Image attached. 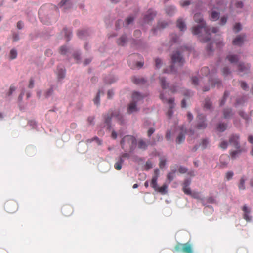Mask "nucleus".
Instances as JSON below:
<instances>
[{"label":"nucleus","instance_id":"obj_1","mask_svg":"<svg viewBox=\"0 0 253 253\" xmlns=\"http://www.w3.org/2000/svg\"><path fill=\"white\" fill-rule=\"evenodd\" d=\"M194 21L200 24V25L194 27L192 28V33L194 35L199 34L202 30H203L205 33L206 36L203 37L200 36V40L202 42H208L210 39V31L211 29L205 25V22L203 20V15L201 13H197L194 16Z\"/></svg>","mask_w":253,"mask_h":253},{"label":"nucleus","instance_id":"obj_2","mask_svg":"<svg viewBox=\"0 0 253 253\" xmlns=\"http://www.w3.org/2000/svg\"><path fill=\"white\" fill-rule=\"evenodd\" d=\"M55 13L58 14L59 10L58 8L54 5L48 4L42 6L39 11V18L42 22L45 24H48L51 22L50 20V15Z\"/></svg>","mask_w":253,"mask_h":253},{"label":"nucleus","instance_id":"obj_3","mask_svg":"<svg viewBox=\"0 0 253 253\" xmlns=\"http://www.w3.org/2000/svg\"><path fill=\"white\" fill-rule=\"evenodd\" d=\"M120 144L122 148L125 151L132 152L136 148V139L133 136L127 135L122 139Z\"/></svg>","mask_w":253,"mask_h":253},{"label":"nucleus","instance_id":"obj_4","mask_svg":"<svg viewBox=\"0 0 253 253\" xmlns=\"http://www.w3.org/2000/svg\"><path fill=\"white\" fill-rule=\"evenodd\" d=\"M115 118L121 124L124 123V119L123 115L118 110L114 111H110L108 113L104 116L105 122L109 124L111 122V118Z\"/></svg>","mask_w":253,"mask_h":253},{"label":"nucleus","instance_id":"obj_5","mask_svg":"<svg viewBox=\"0 0 253 253\" xmlns=\"http://www.w3.org/2000/svg\"><path fill=\"white\" fill-rule=\"evenodd\" d=\"M239 137L237 135H232L229 139V143L230 145L234 146L237 150L231 151L230 155L232 158L234 159L236 158L237 155L241 153V150L240 149V145L239 143Z\"/></svg>","mask_w":253,"mask_h":253},{"label":"nucleus","instance_id":"obj_6","mask_svg":"<svg viewBox=\"0 0 253 253\" xmlns=\"http://www.w3.org/2000/svg\"><path fill=\"white\" fill-rule=\"evenodd\" d=\"M174 249L178 252L193 253L192 245L189 242L184 244L177 243L174 247Z\"/></svg>","mask_w":253,"mask_h":253},{"label":"nucleus","instance_id":"obj_7","mask_svg":"<svg viewBox=\"0 0 253 253\" xmlns=\"http://www.w3.org/2000/svg\"><path fill=\"white\" fill-rule=\"evenodd\" d=\"M4 208L8 213H13L16 212L18 209V204L15 201L9 200L5 202Z\"/></svg>","mask_w":253,"mask_h":253},{"label":"nucleus","instance_id":"obj_8","mask_svg":"<svg viewBox=\"0 0 253 253\" xmlns=\"http://www.w3.org/2000/svg\"><path fill=\"white\" fill-rule=\"evenodd\" d=\"M160 98L162 100V101L164 103H168L169 105V108L167 112V115L169 118H170L173 114L172 109L175 106V103L174 102V99L171 98L169 99H167L166 97H164V94L161 93L160 95Z\"/></svg>","mask_w":253,"mask_h":253},{"label":"nucleus","instance_id":"obj_9","mask_svg":"<svg viewBox=\"0 0 253 253\" xmlns=\"http://www.w3.org/2000/svg\"><path fill=\"white\" fill-rule=\"evenodd\" d=\"M178 133L176 138V143L180 144L183 143L185 139V135L186 134V128L184 126L178 127Z\"/></svg>","mask_w":253,"mask_h":253},{"label":"nucleus","instance_id":"obj_10","mask_svg":"<svg viewBox=\"0 0 253 253\" xmlns=\"http://www.w3.org/2000/svg\"><path fill=\"white\" fill-rule=\"evenodd\" d=\"M171 60L173 64H178L182 66L184 63V59L178 51L174 53L171 56Z\"/></svg>","mask_w":253,"mask_h":253},{"label":"nucleus","instance_id":"obj_11","mask_svg":"<svg viewBox=\"0 0 253 253\" xmlns=\"http://www.w3.org/2000/svg\"><path fill=\"white\" fill-rule=\"evenodd\" d=\"M250 69V65L249 64L240 62L238 64V71L241 75L247 74Z\"/></svg>","mask_w":253,"mask_h":253},{"label":"nucleus","instance_id":"obj_12","mask_svg":"<svg viewBox=\"0 0 253 253\" xmlns=\"http://www.w3.org/2000/svg\"><path fill=\"white\" fill-rule=\"evenodd\" d=\"M198 123L196 125V128L198 129H204L207 127L206 123L205 117L201 114L198 115L197 116Z\"/></svg>","mask_w":253,"mask_h":253},{"label":"nucleus","instance_id":"obj_13","mask_svg":"<svg viewBox=\"0 0 253 253\" xmlns=\"http://www.w3.org/2000/svg\"><path fill=\"white\" fill-rule=\"evenodd\" d=\"M62 214L65 216H69L73 212V208L70 205H65L61 209Z\"/></svg>","mask_w":253,"mask_h":253},{"label":"nucleus","instance_id":"obj_14","mask_svg":"<svg viewBox=\"0 0 253 253\" xmlns=\"http://www.w3.org/2000/svg\"><path fill=\"white\" fill-rule=\"evenodd\" d=\"M158 172L159 170L158 169L155 170V175L153 176L151 183L150 186L155 190H156L158 188V185H157V180L158 178Z\"/></svg>","mask_w":253,"mask_h":253},{"label":"nucleus","instance_id":"obj_15","mask_svg":"<svg viewBox=\"0 0 253 253\" xmlns=\"http://www.w3.org/2000/svg\"><path fill=\"white\" fill-rule=\"evenodd\" d=\"M156 15V13L155 11L152 9H149L147 11V14L145 15L144 20L145 22L149 23L154 19Z\"/></svg>","mask_w":253,"mask_h":253},{"label":"nucleus","instance_id":"obj_16","mask_svg":"<svg viewBox=\"0 0 253 253\" xmlns=\"http://www.w3.org/2000/svg\"><path fill=\"white\" fill-rule=\"evenodd\" d=\"M245 39L244 35H238L233 41V44L235 45L240 46L243 43Z\"/></svg>","mask_w":253,"mask_h":253},{"label":"nucleus","instance_id":"obj_17","mask_svg":"<svg viewBox=\"0 0 253 253\" xmlns=\"http://www.w3.org/2000/svg\"><path fill=\"white\" fill-rule=\"evenodd\" d=\"M136 103H137L132 101V102L129 104L127 109V112L128 114H131L138 111Z\"/></svg>","mask_w":253,"mask_h":253},{"label":"nucleus","instance_id":"obj_18","mask_svg":"<svg viewBox=\"0 0 253 253\" xmlns=\"http://www.w3.org/2000/svg\"><path fill=\"white\" fill-rule=\"evenodd\" d=\"M226 59L231 64H235L239 60V58L238 55L234 54H229L226 57Z\"/></svg>","mask_w":253,"mask_h":253},{"label":"nucleus","instance_id":"obj_19","mask_svg":"<svg viewBox=\"0 0 253 253\" xmlns=\"http://www.w3.org/2000/svg\"><path fill=\"white\" fill-rule=\"evenodd\" d=\"M149 141L146 142L143 139H139L137 142L138 148L140 149L145 150L149 144Z\"/></svg>","mask_w":253,"mask_h":253},{"label":"nucleus","instance_id":"obj_20","mask_svg":"<svg viewBox=\"0 0 253 253\" xmlns=\"http://www.w3.org/2000/svg\"><path fill=\"white\" fill-rule=\"evenodd\" d=\"M223 115L224 118L228 119L232 117L233 113L231 109L226 108L224 109L223 111Z\"/></svg>","mask_w":253,"mask_h":253},{"label":"nucleus","instance_id":"obj_21","mask_svg":"<svg viewBox=\"0 0 253 253\" xmlns=\"http://www.w3.org/2000/svg\"><path fill=\"white\" fill-rule=\"evenodd\" d=\"M144 96L137 92H134L132 95V101L137 103L141 100Z\"/></svg>","mask_w":253,"mask_h":253},{"label":"nucleus","instance_id":"obj_22","mask_svg":"<svg viewBox=\"0 0 253 253\" xmlns=\"http://www.w3.org/2000/svg\"><path fill=\"white\" fill-rule=\"evenodd\" d=\"M168 185L166 184H164L162 186L159 187L155 190L156 191L160 193L162 195L166 194L168 192Z\"/></svg>","mask_w":253,"mask_h":253},{"label":"nucleus","instance_id":"obj_23","mask_svg":"<svg viewBox=\"0 0 253 253\" xmlns=\"http://www.w3.org/2000/svg\"><path fill=\"white\" fill-rule=\"evenodd\" d=\"M177 27L181 30L183 31L186 29V27L185 22L182 19H178L177 21Z\"/></svg>","mask_w":253,"mask_h":253},{"label":"nucleus","instance_id":"obj_24","mask_svg":"<svg viewBox=\"0 0 253 253\" xmlns=\"http://www.w3.org/2000/svg\"><path fill=\"white\" fill-rule=\"evenodd\" d=\"M127 42V39L125 35L121 36L117 41V43L119 45L123 46Z\"/></svg>","mask_w":253,"mask_h":253},{"label":"nucleus","instance_id":"obj_25","mask_svg":"<svg viewBox=\"0 0 253 253\" xmlns=\"http://www.w3.org/2000/svg\"><path fill=\"white\" fill-rule=\"evenodd\" d=\"M70 0H62L59 3V6L60 7H63L65 6V8L67 9L71 6V3L69 2Z\"/></svg>","mask_w":253,"mask_h":253},{"label":"nucleus","instance_id":"obj_26","mask_svg":"<svg viewBox=\"0 0 253 253\" xmlns=\"http://www.w3.org/2000/svg\"><path fill=\"white\" fill-rule=\"evenodd\" d=\"M160 82L161 85L163 89H166L168 87V84L166 83V79L164 77H160Z\"/></svg>","mask_w":253,"mask_h":253},{"label":"nucleus","instance_id":"obj_27","mask_svg":"<svg viewBox=\"0 0 253 253\" xmlns=\"http://www.w3.org/2000/svg\"><path fill=\"white\" fill-rule=\"evenodd\" d=\"M209 141L207 138L203 139L200 143V146H201L203 149H205L209 144Z\"/></svg>","mask_w":253,"mask_h":253},{"label":"nucleus","instance_id":"obj_28","mask_svg":"<svg viewBox=\"0 0 253 253\" xmlns=\"http://www.w3.org/2000/svg\"><path fill=\"white\" fill-rule=\"evenodd\" d=\"M227 128V124L225 123H219L217 126V129L220 132L225 131Z\"/></svg>","mask_w":253,"mask_h":253},{"label":"nucleus","instance_id":"obj_29","mask_svg":"<svg viewBox=\"0 0 253 253\" xmlns=\"http://www.w3.org/2000/svg\"><path fill=\"white\" fill-rule=\"evenodd\" d=\"M209 83L212 84V86H215L216 85L219 86V85L221 84L220 81L217 79H215L212 80H210Z\"/></svg>","mask_w":253,"mask_h":253},{"label":"nucleus","instance_id":"obj_30","mask_svg":"<svg viewBox=\"0 0 253 253\" xmlns=\"http://www.w3.org/2000/svg\"><path fill=\"white\" fill-rule=\"evenodd\" d=\"M132 81L135 84H140L143 83L145 81L144 79L142 78H137L135 77H133L132 78Z\"/></svg>","mask_w":253,"mask_h":253},{"label":"nucleus","instance_id":"obj_31","mask_svg":"<svg viewBox=\"0 0 253 253\" xmlns=\"http://www.w3.org/2000/svg\"><path fill=\"white\" fill-rule=\"evenodd\" d=\"M65 76V70L64 69H60L58 71V77L59 79H62Z\"/></svg>","mask_w":253,"mask_h":253},{"label":"nucleus","instance_id":"obj_32","mask_svg":"<svg viewBox=\"0 0 253 253\" xmlns=\"http://www.w3.org/2000/svg\"><path fill=\"white\" fill-rule=\"evenodd\" d=\"M219 17V13L216 11H212L211 13V18L213 21H216Z\"/></svg>","mask_w":253,"mask_h":253},{"label":"nucleus","instance_id":"obj_33","mask_svg":"<svg viewBox=\"0 0 253 253\" xmlns=\"http://www.w3.org/2000/svg\"><path fill=\"white\" fill-rule=\"evenodd\" d=\"M17 52L16 50L12 49L10 51V58L11 60L14 59L17 57Z\"/></svg>","mask_w":253,"mask_h":253},{"label":"nucleus","instance_id":"obj_34","mask_svg":"<svg viewBox=\"0 0 253 253\" xmlns=\"http://www.w3.org/2000/svg\"><path fill=\"white\" fill-rule=\"evenodd\" d=\"M211 102L210 99L206 98L205 100L204 107L206 109H209L211 108Z\"/></svg>","mask_w":253,"mask_h":253},{"label":"nucleus","instance_id":"obj_35","mask_svg":"<svg viewBox=\"0 0 253 253\" xmlns=\"http://www.w3.org/2000/svg\"><path fill=\"white\" fill-rule=\"evenodd\" d=\"M245 179L243 177L241 178L240 179V183L238 185L239 189L244 190L245 189Z\"/></svg>","mask_w":253,"mask_h":253},{"label":"nucleus","instance_id":"obj_36","mask_svg":"<svg viewBox=\"0 0 253 253\" xmlns=\"http://www.w3.org/2000/svg\"><path fill=\"white\" fill-rule=\"evenodd\" d=\"M175 172V170H173L172 172H170L167 174V179L169 180V182L172 181L174 179Z\"/></svg>","mask_w":253,"mask_h":253},{"label":"nucleus","instance_id":"obj_37","mask_svg":"<svg viewBox=\"0 0 253 253\" xmlns=\"http://www.w3.org/2000/svg\"><path fill=\"white\" fill-rule=\"evenodd\" d=\"M192 84L194 86H196L199 84L200 81L196 77H192L191 78Z\"/></svg>","mask_w":253,"mask_h":253},{"label":"nucleus","instance_id":"obj_38","mask_svg":"<svg viewBox=\"0 0 253 253\" xmlns=\"http://www.w3.org/2000/svg\"><path fill=\"white\" fill-rule=\"evenodd\" d=\"M166 162H167V160H166V159L164 158V157H162L160 159V163H159V167L160 168H163V167H164V166H165L166 164Z\"/></svg>","mask_w":253,"mask_h":253},{"label":"nucleus","instance_id":"obj_39","mask_svg":"<svg viewBox=\"0 0 253 253\" xmlns=\"http://www.w3.org/2000/svg\"><path fill=\"white\" fill-rule=\"evenodd\" d=\"M63 32L64 33L65 36L67 37V40L69 41L70 37L71 35V32H70V31L68 30L66 28H64L63 29Z\"/></svg>","mask_w":253,"mask_h":253},{"label":"nucleus","instance_id":"obj_40","mask_svg":"<svg viewBox=\"0 0 253 253\" xmlns=\"http://www.w3.org/2000/svg\"><path fill=\"white\" fill-rule=\"evenodd\" d=\"M201 73L203 75L207 76L209 74V69L207 67H204L201 69Z\"/></svg>","mask_w":253,"mask_h":253},{"label":"nucleus","instance_id":"obj_41","mask_svg":"<svg viewBox=\"0 0 253 253\" xmlns=\"http://www.w3.org/2000/svg\"><path fill=\"white\" fill-rule=\"evenodd\" d=\"M78 36L80 38H83L84 36L87 35V32L86 30L79 31L78 33Z\"/></svg>","mask_w":253,"mask_h":253},{"label":"nucleus","instance_id":"obj_42","mask_svg":"<svg viewBox=\"0 0 253 253\" xmlns=\"http://www.w3.org/2000/svg\"><path fill=\"white\" fill-rule=\"evenodd\" d=\"M229 93L227 91H225L223 99L221 100L220 105L221 106L225 104L226 97L228 96Z\"/></svg>","mask_w":253,"mask_h":253},{"label":"nucleus","instance_id":"obj_43","mask_svg":"<svg viewBox=\"0 0 253 253\" xmlns=\"http://www.w3.org/2000/svg\"><path fill=\"white\" fill-rule=\"evenodd\" d=\"M183 191L186 195H192V192L189 187H183Z\"/></svg>","mask_w":253,"mask_h":253},{"label":"nucleus","instance_id":"obj_44","mask_svg":"<svg viewBox=\"0 0 253 253\" xmlns=\"http://www.w3.org/2000/svg\"><path fill=\"white\" fill-rule=\"evenodd\" d=\"M242 29L241 25L240 23H236L234 26V30L236 33L239 32Z\"/></svg>","mask_w":253,"mask_h":253},{"label":"nucleus","instance_id":"obj_45","mask_svg":"<svg viewBox=\"0 0 253 253\" xmlns=\"http://www.w3.org/2000/svg\"><path fill=\"white\" fill-rule=\"evenodd\" d=\"M68 51V48L66 46H62L60 47V52L61 54L65 55Z\"/></svg>","mask_w":253,"mask_h":253},{"label":"nucleus","instance_id":"obj_46","mask_svg":"<svg viewBox=\"0 0 253 253\" xmlns=\"http://www.w3.org/2000/svg\"><path fill=\"white\" fill-rule=\"evenodd\" d=\"M190 1L189 0H183V1H181L180 2V4L181 6L182 7H184V6H188L190 5Z\"/></svg>","mask_w":253,"mask_h":253},{"label":"nucleus","instance_id":"obj_47","mask_svg":"<svg viewBox=\"0 0 253 253\" xmlns=\"http://www.w3.org/2000/svg\"><path fill=\"white\" fill-rule=\"evenodd\" d=\"M94 104L96 105H99L100 103V91H99L96 96V97L94 99Z\"/></svg>","mask_w":253,"mask_h":253},{"label":"nucleus","instance_id":"obj_48","mask_svg":"<svg viewBox=\"0 0 253 253\" xmlns=\"http://www.w3.org/2000/svg\"><path fill=\"white\" fill-rule=\"evenodd\" d=\"M93 141H95L98 144V145L101 144V141L97 137H94L93 138L91 139H88L86 141L87 142H91Z\"/></svg>","mask_w":253,"mask_h":253},{"label":"nucleus","instance_id":"obj_49","mask_svg":"<svg viewBox=\"0 0 253 253\" xmlns=\"http://www.w3.org/2000/svg\"><path fill=\"white\" fill-rule=\"evenodd\" d=\"M133 20H134L133 17H132L131 16L128 17L126 20V25L128 26L130 23H131L133 21Z\"/></svg>","mask_w":253,"mask_h":253},{"label":"nucleus","instance_id":"obj_50","mask_svg":"<svg viewBox=\"0 0 253 253\" xmlns=\"http://www.w3.org/2000/svg\"><path fill=\"white\" fill-rule=\"evenodd\" d=\"M53 92V88H50L49 89H48L46 92L45 93V96L46 98L50 96Z\"/></svg>","mask_w":253,"mask_h":253},{"label":"nucleus","instance_id":"obj_51","mask_svg":"<svg viewBox=\"0 0 253 253\" xmlns=\"http://www.w3.org/2000/svg\"><path fill=\"white\" fill-rule=\"evenodd\" d=\"M34 86V79L33 78H31L29 80L28 84V88H33Z\"/></svg>","mask_w":253,"mask_h":253},{"label":"nucleus","instance_id":"obj_52","mask_svg":"<svg viewBox=\"0 0 253 253\" xmlns=\"http://www.w3.org/2000/svg\"><path fill=\"white\" fill-rule=\"evenodd\" d=\"M234 175V173L232 171H228L226 174V178L227 180H229L231 179L233 176Z\"/></svg>","mask_w":253,"mask_h":253},{"label":"nucleus","instance_id":"obj_53","mask_svg":"<svg viewBox=\"0 0 253 253\" xmlns=\"http://www.w3.org/2000/svg\"><path fill=\"white\" fill-rule=\"evenodd\" d=\"M162 65V62L160 59L157 58L155 59V66L157 68H159Z\"/></svg>","mask_w":253,"mask_h":253},{"label":"nucleus","instance_id":"obj_54","mask_svg":"<svg viewBox=\"0 0 253 253\" xmlns=\"http://www.w3.org/2000/svg\"><path fill=\"white\" fill-rule=\"evenodd\" d=\"M227 142L226 141H223L221 142V143L219 145V147L223 149H225L227 148Z\"/></svg>","mask_w":253,"mask_h":253},{"label":"nucleus","instance_id":"obj_55","mask_svg":"<svg viewBox=\"0 0 253 253\" xmlns=\"http://www.w3.org/2000/svg\"><path fill=\"white\" fill-rule=\"evenodd\" d=\"M145 169H147V170H148L149 169H150L151 168H152V163L151 161H148L146 162V164H145Z\"/></svg>","mask_w":253,"mask_h":253},{"label":"nucleus","instance_id":"obj_56","mask_svg":"<svg viewBox=\"0 0 253 253\" xmlns=\"http://www.w3.org/2000/svg\"><path fill=\"white\" fill-rule=\"evenodd\" d=\"M227 20V16H222L220 19V24L221 25H224L226 23Z\"/></svg>","mask_w":253,"mask_h":253},{"label":"nucleus","instance_id":"obj_57","mask_svg":"<svg viewBox=\"0 0 253 253\" xmlns=\"http://www.w3.org/2000/svg\"><path fill=\"white\" fill-rule=\"evenodd\" d=\"M122 164H121V163H119L118 162H117L116 163H115L114 164V168L118 170H119L121 169L122 168Z\"/></svg>","mask_w":253,"mask_h":253},{"label":"nucleus","instance_id":"obj_58","mask_svg":"<svg viewBox=\"0 0 253 253\" xmlns=\"http://www.w3.org/2000/svg\"><path fill=\"white\" fill-rule=\"evenodd\" d=\"M175 11V8L173 7H170L166 9V12L168 14H172Z\"/></svg>","mask_w":253,"mask_h":253},{"label":"nucleus","instance_id":"obj_59","mask_svg":"<svg viewBox=\"0 0 253 253\" xmlns=\"http://www.w3.org/2000/svg\"><path fill=\"white\" fill-rule=\"evenodd\" d=\"M242 210L244 212V214L250 213V210L247 207L246 205H244L243 207Z\"/></svg>","mask_w":253,"mask_h":253},{"label":"nucleus","instance_id":"obj_60","mask_svg":"<svg viewBox=\"0 0 253 253\" xmlns=\"http://www.w3.org/2000/svg\"><path fill=\"white\" fill-rule=\"evenodd\" d=\"M178 171L180 173L183 174V173H186L187 171V169L185 167H180L178 169Z\"/></svg>","mask_w":253,"mask_h":253},{"label":"nucleus","instance_id":"obj_61","mask_svg":"<svg viewBox=\"0 0 253 253\" xmlns=\"http://www.w3.org/2000/svg\"><path fill=\"white\" fill-rule=\"evenodd\" d=\"M191 183V181L189 179H186L183 184V187H188Z\"/></svg>","mask_w":253,"mask_h":253},{"label":"nucleus","instance_id":"obj_62","mask_svg":"<svg viewBox=\"0 0 253 253\" xmlns=\"http://www.w3.org/2000/svg\"><path fill=\"white\" fill-rule=\"evenodd\" d=\"M250 213L244 214L243 217L244 219H245L247 221H250L251 220V217L249 216Z\"/></svg>","mask_w":253,"mask_h":253},{"label":"nucleus","instance_id":"obj_63","mask_svg":"<svg viewBox=\"0 0 253 253\" xmlns=\"http://www.w3.org/2000/svg\"><path fill=\"white\" fill-rule=\"evenodd\" d=\"M124 22L122 20H118L116 23V27L117 28H119V27L122 26V25H124Z\"/></svg>","mask_w":253,"mask_h":253},{"label":"nucleus","instance_id":"obj_64","mask_svg":"<svg viewBox=\"0 0 253 253\" xmlns=\"http://www.w3.org/2000/svg\"><path fill=\"white\" fill-rule=\"evenodd\" d=\"M167 25V24L165 22H162L161 23H159L158 25V28H164L165 27H166V26Z\"/></svg>","mask_w":253,"mask_h":253}]
</instances>
